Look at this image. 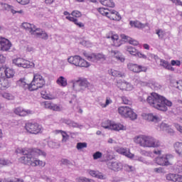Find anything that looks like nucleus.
<instances>
[{"mask_svg":"<svg viewBox=\"0 0 182 182\" xmlns=\"http://www.w3.org/2000/svg\"><path fill=\"white\" fill-rule=\"evenodd\" d=\"M109 73V75H112L114 77H124V73H122L119 70L111 69Z\"/></svg>","mask_w":182,"mask_h":182,"instance_id":"obj_32","label":"nucleus"},{"mask_svg":"<svg viewBox=\"0 0 182 182\" xmlns=\"http://www.w3.org/2000/svg\"><path fill=\"white\" fill-rule=\"evenodd\" d=\"M85 56L87 58V60H90L91 62H97V60H100V59H105V55L103 54H91L89 55L87 53H84Z\"/></svg>","mask_w":182,"mask_h":182,"instance_id":"obj_15","label":"nucleus"},{"mask_svg":"<svg viewBox=\"0 0 182 182\" xmlns=\"http://www.w3.org/2000/svg\"><path fill=\"white\" fill-rule=\"evenodd\" d=\"M169 127H170V125H168V124H166L165 122H162L159 126L160 130H163L164 132H166Z\"/></svg>","mask_w":182,"mask_h":182,"instance_id":"obj_47","label":"nucleus"},{"mask_svg":"<svg viewBox=\"0 0 182 182\" xmlns=\"http://www.w3.org/2000/svg\"><path fill=\"white\" fill-rule=\"evenodd\" d=\"M106 38L111 39V41H112V42H113L114 46L119 47L121 45L120 43H119V36L117 34H113V33H109L106 35Z\"/></svg>","mask_w":182,"mask_h":182,"instance_id":"obj_17","label":"nucleus"},{"mask_svg":"<svg viewBox=\"0 0 182 182\" xmlns=\"http://www.w3.org/2000/svg\"><path fill=\"white\" fill-rule=\"evenodd\" d=\"M107 18L112 19V21H120V19H122V16L119 12L116 11L115 10H109Z\"/></svg>","mask_w":182,"mask_h":182,"instance_id":"obj_20","label":"nucleus"},{"mask_svg":"<svg viewBox=\"0 0 182 182\" xmlns=\"http://www.w3.org/2000/svg\"><path fill=\"white\" fill-rule=\"evenodd\" d=\"M118 112L121 116L129 117L131 120H136V119H137L136 113L133 112V109L127 106L119 107L118 108Z\"/></svg>","mask_w":182,"mask_h":182,"instance_id":"obj_8","label":"nucleus"},{"mask_svg":"<svg viewBox=\"0 0 182 182\" xmlns=\"http://www.w3.org/2000/svg\"><path fill=\"white\" fill-rule=\"evenodd\" d=\"M98 11L100 12V14H101V15H103L104 16H108L109 15V10L105 9V8H100L98 9Z\"/></svg>","mask_w":182,"mask_h":182,"instance_id":"obj_46","label":"nucleus"},{"mask_svg":"<svg viewBox=\"0 0 182 182\" xmlns=\"http://www.w3.org/2000/svg\"><path fill=\"white\" fill-rule=\"evenodd\" d=\"M110 103H112V100H110V98H109V97H107L105 104L102 105V107H107V106H109V105H110Z\"/></svg>","mask_w":182,"mask_h":182,"instance_id":"obj_58","label":"nucleus"},{"mask_svg":"<svg viewBox=\"0 0 182 182\" xmlns=\"http://www.w3.org/2000/svg\"><path fill=\"white\" fill-rule=\"evenodd\" d=\"M3 73L0 72V90H5L9 87V82L8 80L3 77Z\"/></svg>","mask_w":182,"mask_h":182,"instance_id":"obj_21","label":"nucleus"},{"mask_svg":"<svg viewBox=\"0 0 182 182\" xmlns=\"http://www.w3.org/2000/svg\"><path fill=\"white\" fill-rule=\"evenodd\" d=\"M166 132H168V134H171V136H173V134H174V130L170 127L166 129Z\"/></svg>","mask_w":182,"mask_h":182,"instance_id":"obj_63","label":"nucleus"},{"mask_svg":"<svg viewBox=\"0 0 182 182\" xmlns=\"http://www.w3.org/2000/svg\"><path fill=\"white\" fill-rule=\"evenodd\" d=\"M18 4H20V5H28L29 4V0H16Z\"/></svg>","mask_w":182,"mask_h":182,"instance_id":"obj_56","label":"nucleus"},{"mask_svg":"<svg viewBox=\"0 0 182 182\" xmlns=\"http://www.w3.org/2000/svg\"><path fill=\"white\" fill-rule=\"evenodd\" d=\"M5 60H6V58L4 55H0V63H5Z\"/></svg>","mask_w":182,"mask_h":182,"instance_id":"obj_64","label":"nucleus"},{"mask_svg":"<svg viewBox=\"0 0 182 182\" xmlns=\"http://www.w3.org/2000/svg\"><path fill=\"white\" fill-rule=\"evenodd\" d=\"M41 96H42L43 99H46V100H52L53 99H55V95H53L46 91H42Z\"/></svg>","mask_w":182,"mask_h":182,"instance_id":"obj_33","label":"nucleus"},{"mask_svg":"<svg viewBox=\"0 0 182 182\" xmlns=\"http://www.w3.org/2000/svg\"><path fill=\"white\" fill-rule=\"evenodd\" d=\"M58 133H61V134L63 136V139H62L63 143H66L68 141V140H69V135H68L66 132L59 130Z\"/></svg>","mask_w":182,"mask_h":182,"instance_id":"obj_42","label":"nucleus"},{"mask_svg":"<svg viewBox=\"0 0 182 182\" xmlns=\"http://www.w3.org/2000/svg\"><path fill=\"white\" fill-rule=\"evenodd\" d=\"M17 85L20 86V87H23L24 90H26V89H28V90H31V83L28 84L26 83V81L25 78H21L19 80L17 81Z\"/></svg>","mask_w":182,"mask_h":182,"instance_id":"obj_23","label":"nucleus"},{"mask_svg":"<svg viewBox=\"0 0 182 182\" xmlns=\"http://www.w3.org/2000/svg\"><path fill=\"white\" fill-rule=\"evenodd\" d=\"M136 144H139L141 147L156 149L160 147L161 143L159 139L149 135H139L134 138Z\"/></svg>","mask_w":182,"mask_h":182,"instance_id":"obj_3","label":"nucleus"},{"mask_svg":"<svg viewBox=\"0 0 182 182\" xmlns=\"http://www.w3.org/2000/svg\"><path fill=\"white\" fill-rule=\"evenodd\" d=\"M66 19H68L70 22H73L75 23V25L78 26V28H85V24H83V23H82V22L77 21V18H75L70 16H66Z\"/></svg>","mask_w":182,"mask_h":182,"instance_id":"obj_28","label":"nucleus"},{"mask_svg":"<svg viewBox=\"0 0 182 182\" xmlns=\"http://www.w3.org/2000/svg\"><path fill=\"white\" fill-rule=\"evenodd\" d=\"M171 64L172 65V66H180L181 65V62L178 60H172L171 61Z\"/></svg>","mask_w":182,"mask_h":182,"instance_id":"obj_55","label":"nucleus"},{"mask_svg":"<svg viewBox=\"0 0 182 182\" xmlns=\"http://www.w3.org/2000/svg\"><path fill=\"white\" fill-rule=\"evenodd\" d=\"M0 72L2 73V72H4L6 77H7V79H11V77H14V75H15V71H14V70L7 68H0Z\"/></svg>","mask_w":182,"mask_h":182,"instance_id":"obj_25","label":"nucleus"},{"mask_svg":"<svg viewBox=\"0 0 182 182\" xmlns=\"http://www.w3.org/2000/svg\"><path fill=\"white\" fill-rule=\"evenodd\" d=\"M125 127L122 124H114L112 122V125L111 127V130H115L116 132H119L120 130H124Z\"/></svg>","mask_w":182,"mask_h":182,"instance_id":"obj_35","label":"nucleus"},{"mask_svg":"<svg viewBox=\"0 0 182 182\" xmlns=\"http://www.w3.org/2000/svg\"><path fill=\"white\" fill-rule=\"evenodd\" d=\"M61 164H63L64 166H70L72 164V162L66 159H62L60 160Z\"/></svg>","mask_w":182,"mask_h":182,"instance_id":"obj_49","label":"nucleus"},{"mask_svg":"<svg viewBox=\"0 0 182 182\" xmlns=\"http://www.w3.org/2000/svg\"><path fill=\"white\" fill-rule=\"evenodd\" d=\"M135 56H137L138 58H140L141 59H147V55L143 54L140 51H137L136 55H135Z\"/></svg>","mask_w":182,"mask_h":182,"instance_id":"obj_54","label":"nucleus"},{"mask_svg":"<svg viewBox=\"0 0 182 182\" xmlns=\"http://www.w3.org/2000/svg\"><path fill=\"white\" fill-rule=\"evenodd\" d=\"M100 3L102 5H104V6L114 8V2H113V0H100Z\"/></svg>","mask_w":182,"mask_h":182,"instance_id":"obj_34","label":"nucleus"},{"mask_svg":"<svg viewBox=\"0 0 182 182\" xmlns=\"http://www.w3.org/2000/svg\"><path fill=\"white\" fill-rule=\"evenodd\" d=\"M172 154L164 155L156 158V164L159 166H170V160L173 159Z\"/></svg>","mask_w":182,"mask_h":182,"instance_id":"obj_11","label":"nucleus"},{"mask_svg":"<svg viewBox=\"0 0 182 182\" xmlns=\"http://www.w3.org/2000/svg\"><path fill=\"white\" fill-rule=\"evenodd\" d=\"M1 96L4 97V99H6V100H14V99H15V96L9 92H1Z\"/></svg>","mask_w":182,"mask_h":182,"instance_id":"obj_37","label":"nucleus"},{"mask_svg":"<svg viewBox=\"0 0 182 182\" xmlns=\"http://www.w3.org/2000/svg\"><path fill=\"white\" fill-rule=\"evenodd\" d=\"M4 8L7 9V11H10L13 15H15V14H23V10L16 11L13 6L9 4H4Z\"/></svg>","mask_w":182,"mask_h":182,"instance_id":"obj_31","label":"nucleus"},{"mask_svg":"<svg viewBox=\"0 0 182 182\" xmlns=\"http://www.w3.org/2000/svg\"><path fill=\"white\" fill-rule=\"evenodd\" d=\"M111 53L112 55V56L114 58H115V59H117V60H118L119 62H124L125 58H124V55H123V54H122V53H120V51L119 50H112Z\"/></svg>","mask_w":182,"mask_h":182,"instance_id":"obj_24","label":"nucleus"},{"mask_svg":"<svg viewBox=\"0 0 182 182\" xmlns=\"http://www.w3.org/2000/svg\"><path fill=\"white\" fill-rule=\"evenodd\" d=\"M9 164H11V161L4 158L0 159V168L4 167V166H9Z\"/></svg>","mask_w":182,"mask_h":182,"instance_id":"obj_41","label":"nucleus"},{"mask_svg":"<svg viewBox=\"0 0 182 182\" xmlns=\"http://www.w3.org/2000/svg\"><path fill=\"white\" fill-rule=\"evenodd\" d=\"M129 70L134 72V73H140V72H147V67L143 65H139L137 64L129 63L127 65Z\"/></svg>","mask_w":182,"mask_h":182,"instance_id":"obj_12","label":"nucleus"},{"mask_svg":"<svg viewBox=\"0 0 182 182\" xmlns=\"http://www.w3.org/2000/svg\"><path fill=\"white\" fill-rule=\"evenodd\" d=\"M0 45V49L3 52H8L12 47V43H11V41L6 38H4Z\"/></svg>","mask_w":182,"mask_h":182,"instance_id":"obj_18","label":"nucleus"},{"mask_svg":"<svg viewBox=\"0 0 182 182\" xmlns=\"http://www.w3.org/2000/svg\"><path fill=\"white\" fill-rule=\"evenodd\" d=\"M122 86L124 87L122 89H124V90H127L128 92H130V90H133V86H132V85L130 83L124 82L122 84Z\"/></svg>","mask_w":182,"mask_h":182,"instance_id":"obj_44","label":"nucleus"},{"mask_svg":"<svg viewBox=\"0 0 182 182\" xmlns=\"http://www.w3.org/2000/svg\"><path fill=\"white\" fill-rule=\"evenodd\" d=\"M169 65L170 63H168L166 60H161L160 65L165 68V69H168Z\"/></svg>","mask_w":182,"mask_h":182,"instance_id":"obj_52","label":"nucleus"},{"mask_svg":"<svg viewBox=\"0 0 182 182\" xmlns=\"http://www.w3.org/2000/svg\"><path fill=\"white\" fill-rule=\"evenodd\" d=\"M31 83L30 92L38 90V89H41L45 86V79H43V77L41 74L34 73L33 80Z\"/></svg>","mask_w":182,"mask_h":182,"instance_id":"obj_5","label":"nucleus"},{"mask_svg":"<svg viewBox=\"0 0 182 182\" xmlns=\"http://www.w3.org/2000/svg\"><path fill=\"white\" fill-rule=\"evenodd\" d=\"M173 4H175V5L182 6V1L181 0H169Z\"/></svg>","mask_w":182,"mask_h":182,"instance_id":"obj_59","label":"nucleus"},{"mask_svg":"<svg viewBox=\"0 0 182 182\" xmlns=\"http://www.w3.org/2000/svg\"><path fill=\"white\" fill-rule=\"evenodd\" d=\"M17 153H21L24 155L20 158V161L23 164H26L27 166H32V167H36V166H41V167H45V162L38 160L36 157L39 156H43L46 157V153L38 149H18Z\"/></svg>","mask_w":182,"mask_h":182,"instance_id":"obj_1","label":"nucleus"},{"mask_svg":"<svg viewBox=\"0 0 182 182\" xmlns=\"http://www.w3.org/2000/svg\"><path fill=\"white\" fill-rule=\"evenodd\" d=\"M78 181L79 182H95V181H93L92 179H89L85 177H80Z\"/></svg>","mask_w":182,"mask_h":182,"instance_id":"obj_53","label":"nucleus"},{"mask_svg":"<svg viewBox=\"0 0 182 182\" xmlns=\"http://www.w3.org/2000/svg\"><path fill=\"white\" fill-rule=\"evenodd\" d=\"M14 113L17 114V116H20L21 117H25V116H28V114H31V110H25L23 108L18 107L14 109Z\"/></svg>","mask_w":182,"mask_h":182,"instance_id":"obj_16","label":"nucleus"},{"mask_svg":"<svg viewBox=\"0 0 182 182\" xmlns=\"http://www.w3.org/2000/svg\"><path fill=\"white\" fill-rule=\"evenodd\" d=\"M129 23L131 26H134V28H137L138 29H143L147 26V23L144 24L139 21H130Z\"/></svg>","mask_w":182,"mask_h":182,"instance_id":"obj_30","label":"nucleus"},{"mask_svg":"<svg viewBox=\"0 0 182 182\" xmlns=\"http://www.w3.org/2000/svg\"><path fill=\"white\" fill-rule=\"evenodd\" d=\"M176 83L177 85V89H179V90H182V80L176 81Z\"/></svg>","mask_w":182,"mask_h":182,"instance_id":"obj_60","label":"nucleus"},{"mask_svg":"<svg viewBox=\"0 0 182 182\" xmlns=\"http://www.w3.org/2000/svg\"><path fill=\"white\" fill-rule=\"evenodd\" d=\"M139 100L142 103H146V102L150 106L161 112H167L168 109L167 107L173 106L171 101L155 92L151 93L149 96L147 94H144L139 97Z\"/></svg>","mask_w":182,"mask_h":182,"instance_id":"obj_2","label":"nucleus"},{"mask_svg":"<svg viewBox=\"0 0 182 182\" xmlns=\"http://www.w3.org/2000/svg\"><path fill=\"white\" fill-rule=\"evenodd\" d=\"M113 124V122L110 120H105L102 123V127L104 129H109V130H112V126Z\"/></svg>","mask_w":182,"mask_h":182,"instance_id":"obj_36","label":"nucleus"},{"mask_svg":"<svg viewBox=\"0 0 182 182\" xmlns=\"http://www.w3.org/2000/svg\"><path fill=\"white\" fill-rule=\"evenodd\" d=\"M166 180L173 182H182V175L169 173L166 176Z\"/></svg>","mask_w":182,"mask_h":182,"instance_id":"obj_19","label":"nucleus"},{"mask_svg":"<svg viewBox=\"0 0 182 182\" xmlns=\"http://www.w3.org/2000/svg\"><path fill=\"white\" fill-rule=\"evenodd\" d=\"M107 167L108 168L112 170L113 171H120V170L123 168L122 163L117 161H108Z\"/></svg>","mask_w":182,"mask_h":182,"instance_id":"obj_14","label":"nucleus"},{"mask_svg":"<svg viewBox=\"0 0 182 182\" xmlns=\"http://www.w3.org/2000/svg\"><path fill=\"white\" fill-rule=\"evenodd\" d=\"M13 63L18 66V68H23V69H29V68H33L35 64L31 63L23 58H18L13 60Z\"/></svg>","mask_w":182,"mask_h":182,"instance_id":"obj_9","label":"nucleus"},{"mask_svg":"<svg viewBox=\"0 0 182 182\" xmlns=\"http://www.w3.org/2000/svg\"><path fill=\"white\" fill-rule=\"evenodd\" d=\"M102 154L100 151H97L95 152L93 155L92 157L94 160H97L98 159L102 158Z\"/></svg>","mask_w":182,"mask_h":182,"instance_id":"obj_48","label":"nucleus"},{"mask_svg":"<svg viewBox=\"0 0 182 182\" xmlns=\"http://www.w3.org/2000/svg\"><path fill=\"white\" fill-rule=\"evenodd\" d=\"M137 50L134 47L132 46H127V52H129L130 55H132V56H136L137 55Z\"/></svg>","mask_w":182,"mask_h":182,"instance_id":"obj_39","label":"nucleus"},{"mask_svg":"<svg viewBox=\"0 0 182 182\" xmlns=\"http://www.w3.org/2000/svg\"><path fill=\"white\" fill-rule=\"evenodd\" d=\"M22 28L26 29L27 32H29L31 35H34L35 36H37V38H41V39H43V41H48V39H49V36L45 31L40 28H36L33 24L23 23Z\"/></svg>","mask_w":182,"mask_h":182,"instance_id":"obj_4","label":"nucleus"},{"mask_svg":"<svg viewBox=\"0 0 182 182\" xmlns=\"http://www.w3.org/2000/svg\"><path fill=\"white\" fill-rule=\"evenodd\" d=\"M90 83L85 78H78L73 81V89L75 92H82L85 89L89 87Z\"/></svg>","mask_w":182,"mask_h":182,"instance_id":"obj_6","label":"nucleus"},{"mask_svg":"<svg viewBox=\"0 0 182 182\" xmlns=\"http://www.w3.org/2000/svg\"><path fill=\"white\" fill-rule=\"evenodd\" d=\"M44 107L49 109L50 110H54L55 112H60V107L55 105L49 101L44 102Z\"/></svg>","mask_w":182,"mask_h":182,"instance_id":"obj_22","label":"nucleus"},{"mask_svg":"<svg viewBox=\"0 0 182 182\" xmlns=\"http://www.w3.org/2000/svg\"><path fill=\"white\" fill-rule=\"evenodd\" d=\"M149 86L151 88L154 89V90H159V89H160V87H161L160 84H159V82H156L155 81L151 82L149 83Z\"/></svg>","mask_w":182,"mask_h":182,"instance_id":"obj_40","label":"nucleus"},{"mask_svg":"<svg viewBox=\"0 0 182 182\" xmlns=\"http://www.w3.org/2000/svg\"><path fill=\"white\" fill-rule=\"evenodd\" d=\"M56 83L62 87H66L68 86V80L63 76H60L57 79Z\"/></svg>","mask_w":182,"mask_h":182,"instance_id":"obj_29","label":"nucleus"},{"mask_svg":"<svg viewBox=\"0 0 182 182\" xmlns=\"http://www.w3.org/2000/svg\"><path fill=\"white\" fill-rule=\"evenodd\" d=\"M90 174L92 177H96V178H100V180H103V178H105V176H103L102 173L96 171H90Z\"/></svg>","mask_w":182,"mask_h":182,"instance_id":"obj_38","label":"nucleus"},{"mask_svg":"<svg viewBox=\"0 0 182 182\" xmlns=\"http://www.w3.org/2000/svg\"><path fill=\"white\" fill-rule=\"evenodd\" d=\"M142 117L145 120H147L148 122H152V123H159V122H161V118L160 116L152 113L144 114H142Z\"/></svg>","mask_w":182,"mask_h":182,"instance_id":"obj_13","label":"nucleus"},{"mask_svg":"<svg viewBox=\"0 0 182 182\" xmlns=\"http://www.w3.org/2000/svg\"><path fill=\"white\" fill-rule=\"evenodd\" d=\"M117 152L119 154H122V156H126V157H128L129 159H133L134 155L129 151H127V149H125L124 148H117Z\"/></svg>","mask_w":182,"mask_h":182,"instance_id":"obj_26","label":"nucleus"},{"mask_svg":"<svg viewBox=\"0 0 182 182\" xmlns=\"http://www.w3.org/2000/svg\"><path fill=\"white\" fill-rule=\"evenodd\" d=\"M63 123H65V124L70 127V124H72V120L69 119H63Z\"/></svg>","mask_w":182,"mask_h":182,"instance_id":"obj_62","label":"nucleus"},{"mask_svg":"<svg viewBox=\"0 0 182 182\" xmlns=\"http://www.w3.org/2000/svg\"><path fill=\"white\" fill-rule=\"evenodd\" d=\"M68 62L75 66H79L80 68H89L90 64L87 61L82 59L79 55L71 56L68 58Z\"/></svg>","mask_w":182,"mask_h":182,"instance_id":"obj_7","label":"nucleus"},{"mask_svg":"<svg viewBox=\"0 0 182 182\" xmlns=\"http://www.w3.org/2000/svg\"><path fill=\"white\" fill-rule=\"evenodd\" d=\"M121 38L122 39H124V41H126V42H129L130 45H133L134 46H137L139 45V41L124 35V34H121Z\"/></svg>","mask_w":182,"mask_h":182,"instance_id":"obj_27","label":"nucleus"},{"mask_svg":"<svg viewBox=\"0 0 182 182\" xmlns=\"http://www.w3.org/2000/svg\"><path fill=\"white\" fill-rule=\"evenodd\" d=\"M72 16H75V18H80L82 16V13L79 11H73L71 13Z\"/></svg>","mask_w":182,"mask_h":182,"instance_id":"obj_51","label":"nucleus"},{"mask_svg":"<svg viewBox=\"0 0 182 182\" xmlns=\"http://www.w3.org/2000/svg\"><path fill=\"white\" fill-rule=\"evenodd\" d=\"M25 128L31 134H38L42 130V127L38 123L28 122L26 124Z\"/></svg>","mask_w":182,"mask_h":182,"instance_id":"obj_10","label":"nucleus"},{"mask_svg":"<svg viewBox=\"0 0 182 182\" xmlns=\"http://www.w3.org/2000/svg\"><path fill=\"white\" fill-rule=\"evenodd\" d=\"M156 35H158L159 39H163L166 36V31L161 29L156 30Z\"/></svg>","mask_w":182,"mask_h":182,"instance_id":"obj_45","label":"nucleus"},{"mask_svg":"<svg viewBox=\"0 0 182 182\" xmlns=\"http://www.w3.org/2000/svg\"><path fill=\"white\" fill-rule=\"evenodd\" d=\"M146 156L147 157H151V159H154V157H156V156H154V154L152 151H146Z\"/></svg>","mask_w":182,"mask_h":182,"instance_id":"obj_61","label":"nucleus"},{"mask_svg":"<svg viewBox=\"0 0 182 182\" xmlns=\"http://www.w3.org/2000/svg\"><path fill=\"white\" fill-rule=\"evenodd\" d=\"M70 127H78L79 129H80V127H82V125L77 124V122L71 121V124L70 125Z\"/></svg>","mask_w":182,"mask_h":182,"instance_id":"obj_57","label":"nucleus"},{"mask_svg":"<svg viewBox=\"0 0 182 182\" xmlns=\"http://www.w3.org/2000/svg\"><path fill=\"white\" fill-rule=\"evenodd\" d=\"M87 147V143L86 142H78L77 143L76 149L82 150V149H86Z\"/></svg>","mask_w":182,"mask_h":182,"instance_id":"obj_43","label":"nucleus"},{"mask_svg":"<svg viewBox=\"0 0 182 182\" xmlns=\"http://www.w3.org/2000/svg\"><path fill=\"white\" fill-rule=\"evenodd\" d=\"M122 100L124 105H132V101L127 97H122Z\"/></svg>","mask_w":182,"mask_h":182,"instance_id":"obj_50","label":"nucleus"}]
</instances>
